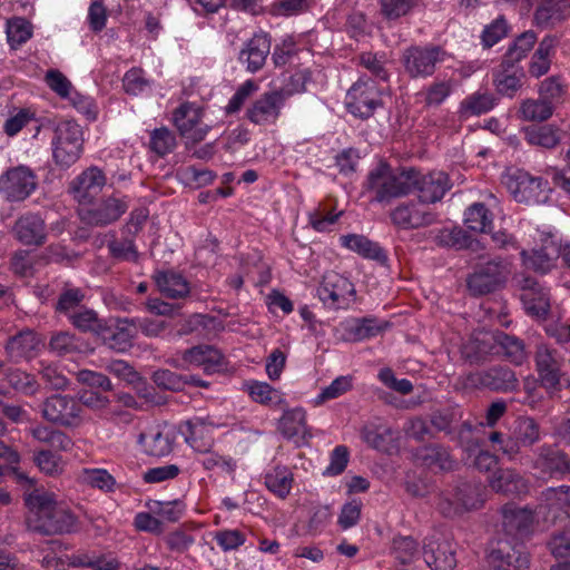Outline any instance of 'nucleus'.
I'll return each mask as SVG.
<instances>
[{
  "mask_svg": "<svg viewBox=\"0 0 570 570\" xmlns=\"http://www.w3.org/2000/svg\"><path fill=\"white\" fill-rule=\"evenodd\" d=\"M534 511L529 507L508 503L502 508V525L507 538L499 539L488 554V570H528L529 553L520 539L525 537L533 523Z\"/></svg>",
  "mask_w": 570,
  "mask_h": 570,
  "instance_id": "f257e3e1",
  "label": "nucleus"
},
{
  "mask_svg": "<svg viewBox=\"0 0 570 570\" xmlns=\"http://www.w3.org/2000/svg\"><path fill=\"white\" fill-rule=\"evenodd\" d=\"M26 504L30 509L29 527L36 532L48 535L69 533L76 525L71 511L48 492L36 491L28 494Z\"/></svg>",
  "mask_w": 570,
  "mask_h": 570,
  "instance_id": "f03ea898",
  "label": "nucleus"
},
{
  "mask_svg": "<svg viewBox=\"0 0 570 570\" xmlns=\"http://www.w3.org/2000/svg\"><path fill=\"white\" fill-rule=\"evenodd\" d=\"M40 128L52 130V156L56 164L62 168H69L81 156L83 137L81 127L71 119H53L45 117L40 120Z\"/></svg>",
  "mask_w": 570,
  "mask_h": 570,
  "instance_id": "7ed1b4c3",
  "label": "nucleus"
},
{
  "mask_svg": "<svg viewBox=\"0 0 570 570\" xmlns=\"http://www.w3.org/2000/svg\"><path fill=\"white\" fill-rule=\"evenodd\" d=\"M411 179L410 168L393 170L387 164L381 163L368 173L365 187L373 194V202L389 204L413 191Z\"/></svg>",
  "mask_w": 570,
  "mask_h": 570,
  "instance_id": "20e7f679",
  "label": "nucleus"
},
{
  "mask_svg": "<svg viewBox=\"0 0 570 570\" xmlns=\"http://www.w3.org/2000/svg\"><path fill=\"white\" fill-rule=\"evenodd\" d=\"M446 56V51L441 46L429 43L406 48L401 61L410 78L425 79L434 75L436 66L442 63Z\"/></svg>",
  "mask_w": 570,
  "mask_h": 570,
  "instance_id": "39448f33",
  "label": "nucleus"
},
{
  "mask_svg": "<svg viewBox=\"0 0 570 570\" xmlns=\"http://www.w3.org/2000/svg\"><path fill=\"white\" fill-rule=\"evenodd\" d=\"M509 274L508 264L500 258L479 263L468 276L466 286L473 296L485 295L503 287Z\"/></svg>",
  "mask_w": 570,
  "mask_h": 570,
  "instance_id": "423d86ee",
  "label": "nucleus"
},
{
  "mask_svg": "<svg viewBox=\"0 0 570 570\" xmlns=\"http://www.w3.org/2000/svg\"><path fill=\"white\" fill-rule=\"evenodd\" d=\"M83 412L78 400L68 394H53L41 405V414L46 421L67 429L80 426Z\"/></svg>",
  "mask_w": 570,
  "mask_h": 570,
  "instance_id": "0eeeda50",
  "label": "nucleus"
},
{
  "mask_svg": "<svg viewBox=\"0 0 570 570\" xmlns=\"http://www.w3.org/2000/svg\"><path fill=\"white\" fill-rule=\"evenodd\" d=\"M507 187L515 202L527 205L546 204L550 198L551 188L542 177H534L525 171L509 176Z\"/></svg>",
  "mask_w": 570,
  "mask_h": 570,
  "instance_id": "6e6552de",
  "label": "nucleus"
},
{
  "mask_svg": "<svg viewBox=\"0 0 570 570\" xmlns=\"http://www.w3.org/2000/svg\"><path fill=\"white\" fill-rule=\"evenodd\" d=\"M345 105L352 115L367 119L382 106L381 90L374 80L360 78L348 89Z\"/></svg>",
  "mask_w": 570,
  "mask_h": 570,
  "instance_id": "1a4fd4ad",
  "label": "nucleus"
},
{
  "mask_svg": "<svg viewBox=\"0 0 570 570\" xmlns=\"http://www.w3.org/2000/svg\"><path fill=\"white\" fill-rule=\"evenodd\" d=\"M129 205L127 197L110 195L98 203L95 200L79 209L80 219L89 226L106 227L116 223L127 212Z\"/></svg>",
  "mask_w": 570,
  "mask_h": 570,
  "instance_id": "9d476101",
  "label": "nucleus"
},
{
  "mask_svg": "<svg viewBox=\"0 0 570 570\" xmlns=\"http://www.w3.org/2000/svg\"><path fill=\"white\" fill-rule=\"evenodd\" d=\"M455 543L434 531L423 540L422 554L431 570H453L456 567Z\"/></svg>",
  "mask_w": 570,
  "mask_h": 570,
  "instance_id": "9b49d317",
  "label": "nucleus"
},
{
  "mask_svg": "<svg viewBox=\"0 0 570 570\" xmlns=\"http://www.w3.org/2000/svg\"><path fill=\"white\" fill-rule=\"evenodd\" d=\"M531 468L542 476L563 479L570 475V455L558 443H544L535 449Z\"/></svg>",
  "mask_w": 570,
  "mask_h": 570,
  "instance_id": "f8f14e48",
  "label": "nucleus"
},
{
  "mask_svg": "<svg viewBox=\"0 0 570 570\" xmlns=\"http://www.w3.org/2000/svg\"><path fill=\"white\" fill-rule=\"evenodd\" d=\"M37 176L32 169L20 165L0 176V194L9 202H22L37 188Z\"/></svg>",
  "mask_w": 570,
  "mask_h": 570,
  "instance_id": "ddd939ff",
  "label": "nucleus"
},
{
  "mask_svg": "<svg viewBox=\"0 0 570 570\" xmlns=\"http://www.w3.org/2000/svg\"><path fill=\"white\" fill-rule=\"evenodd\" d=\"M534 364L540 385L550 392L559 391L563 375V358L559 351L546 344L538 345L534 353Z\"/></svg>",
  "mask_w": 570,
  "mask_h": 570,
  "instance_id": "4468645a",
  "label": "nucleus"
},
{
  "mask_svg": "<svg viewBox=\"0 0 570 570\" xmlns=\"http://www.w3.org/2000/svg\"><path fill=\"white\" fill-rule=\"evenodd\" d=\"M107 184L102 169L90 166L76 176L69 184L68 191L82 206L91 204Z\"/></svg>",
  "mask_w": 570,
  "mask_h": 570,
  "instance_id": "2eb2a0df",
  "label": "nucleus"
},
{
  "mask_svg": "<svg viewBox=\"0 0 570 570\" xmlns=\"http://www.w3.org/2000/svg\"><path fill=\"white\" fill-rule=\"evenodd\" d=\"M318 298L331 308H341L355 295L353 283L336 272H328L317 287Z\"/></svg>",
  "mask_w": 570,
  "mask_h": 570,
  "instance_id": "dca6fc26",
  "label": "nucleus"
},
{
  "mask_svg": "<svg viewBox=\"0 0 570 570\" xmlns=\"http://www.w3.org/2000/svg\"><path fill=\"white\" fill-rule=\"evenodd\" d=\"M413 181V191H417L421 204H434L443 198L450 189L449 176L443 171H431L422 175L414 168H410Z\"/></svg>",
  "mask_w": 570,
  "mask_h": 570,
  "instance_id": "f3484780",
  "label": "nucleus"
},
{
  "mask_svg": "<svg viewBox=\"0 0 570 570\" xmlns=\"http://www.w3.org/2000/svg\"><path fill=\"white\" fill-rule=\"evenodd\" d=\"M286 100L284 90H271L259 96L246 110L247 119L255 125L275 122Z\"/></svg>",
  "mask_w": 570,
  "mask_h": 570,
  "instance_id": "a211bd4d",
  "label": "nucleus"
},
{
  "mask_svg": "<svg viewBox=\"0 0 570 570\" xmlns=\"http://www.w3.org/2000/svg\"><path fill=\"white\" fill-rule=\"evenodd\" d=\"M392 224L401 229H419L436 222V215L426 207L414 202L402 203L391 213Z\"/></svg>",
  "mask_w": 570,
  "mask_h": 570,
  "instance_id": "6ab92c4d",
  "label": "nucleus"
},
{
  "mask_svg": "<svg viewBox=\"0 0 570 570\" xmlns=\"http://www.w3.org/2000/svg\"><path fill=\"white\" fill-rule=\"evenodd\" d=\"M136 331L131 318H116L105 322L98 337L102 344L116 352H126L132 346Z\"/></svg>",
  "mask_w": 570,
  "mask_h": 570,
  "instance_id": "aec40b11",
  "label": "nucleus"
},
{
  "mask_svg": "<svg viewBox=\"0 0 570 570\" xmlns=\"http://www.w3.org/2000/svg\"><path fill=\"white\" fill-rule=\"evenodd\" d=\"M482 490L479 483L460 482L453 494V499H445L440 503L444 515H452L462 511L478 509L482 504Z\"/></svg>",
  "mask_w": 570,
  "mask_h": 570,
  "instance_id": "412c9836",
  "label": "nucleus"
},
{
  "mask_svg": "<svg viewBox=\"0 0 570 570\" xmlns=\"http://www.w3.org/2000/svg\"><path fill=\"white\" fill-rule=\"evenodd\" d=\"M521 287L520 299L528 314L544 318L550 309L549 292L535 278L524 276L519 281Z\"/></svg>",
  "mask_w": 570,
  "mask_h": 570,
  "instance_id": "4be33fe9",
  "label": "nucleus"
},
{
  "mask_svg": "<svg viewBox=\"0 0 570 570\" xmlns=\"http://www.w3.org/2000/svg\"><path fill=\"white\" fill-rule=\"evenodd\" d=\"M472 382L495 392H513L519 386L514 371L503 365L475 373Z\"/></svg>",
  "mask_w": 570,
  "mask_h": 570,
  "instance_id": "5701e85b",
  "label": "nucleus"
},
{
  "mask_svg": "<svg viewBox=\"0 0 570 570\" xmlns=\"http://www.w3.org/2000/svg\"><path fill=\"white\" fill-rule=\"evenodd\" d=\"M271 38L267 33H255L239 51L238 60L247 71L255 73L264 67L271 52Z\"/></svg>",
  "mask_w": 570,
  "mask_h": 570,
  "instance_id": "b1692460",
  "label": "nucleus"
},
{
  "mask_svg": "<svg viewBox=\"0 0 570 570\" xmlns=\"http://www.w3.org/2000/svg\"><path fill=\"white\" fill-rule=\"evenodd\" d=\"M522 264L525 268L539 274H547L556 267L559 247L552 239H546L538 248L521 250Z\"/></svg>",
  "mask_w": 570,
  "mask_h": 570,
  "instance_id": "393cba45",
  "label": "nucleus"
},
{
  "mask_svg": "<svg viewBox=\"0 0 570 570\" xmlns=\"http://www.w3.org/2000/svg\"><path fill=\"white\" fill-rule=\"evenodd\" d=\"M511 439L508 441V452L518 454L521 448H530L538 443L541 439L540 426L534 419L530 416H519L514 420L510 429Z\"/></svg>",
  "mask_w": 570,
  "mask_h": 570,
  "instance_id": "a878e982",
  "label": "nucleus"
},
{
  "mask_svg": "<svg viewBox=\"0 0 570 570\" xmlns=\"http://www.w3.org/2000/svg\"><path fill=\"white\" fill-rule=\"evenodd\" d=\"M490 488L505 495H525L529 493V481L513 469H498L489 480Z\"/></svg>",
  "mask_w": 570,
  "mask_h": 570,
  "instance_id": "bb28decb",
  "label": "nucleus"
},
{
  "mask_svg": "<svg viewBox=\"0 0 570 570\" xmlns=\"http://www.w3.org/2000/svg\"><path fill=\"white\" fill-rule=\"evenodd\" d=\"M570 16L568 0H542L533 13V23L541 29L553 28Z\"/></svg>",
  "mask_w": 570,
  "mask_h": 570,
  "instance_id": "cd10ccee",
  "label": "nucleus"
},
{
  "mask_svg": "<svg viewBox=\"0 0 570 570\" xmlns=\"http://www.w3.org/2000/svg\"><path fill=\"white\" fill-rule=\"evenodd\" d=\"M16 237L24 245L40 246L46 242V224L38 214L22 215L14 224Z\"/></svg>",
  "mask_w": 570,
  "mask_h": 570,
  "instance_id": "c85d7f7f",
  "label": "nucleus"
},
{
  "mask_svg": "<svg viewBox=\"0 0 570 570\" xmlns=\"http://www.w3.org/2000/svg\"><path fill=\"white\" fill-rule=\"evenodd\" d=\"M540 509H548L549 513L556 511L551 518L547 517V521L556 522V520L564 515L568 518L564 508H570V485H559L544 489L539 497Z\"/></svg>",
  "mask_w": 570,
  "mask_h": 570,
  "instance_id": "c756f323",
  "label": "nucleus"
},
{
  "mask_svg": "<svg viewBox=\"0 0 570 570\" xmlns=\"http://www.w3.org/2000/svg\"><path fill=\"white\" fill-rule=\"evenodd\" d=\"M138 442L147 455L163 458L173 451L174 439L169 433L151 428L139 434Z\"/></svg>",
  "mask_w": 570,
  "mask_h": 570,
  "instance_id": "7c9ffc66",
  "label": "nucleus"
},
{
  "mask_svg": "<svg viewBox=\"0 0 570 570\" xmlns=\"http://www.w3.org/2000/svg\"><path fill=\"white\" fill-rule=\"evenodd\" d=\"M416 456L428 468L441 471H452L456 465V461L452 458L449 449L438 443L420 448Z\"/></svg>",
  "mask_w": 570,
  "mask_h": 570,
  "instance_id": "2f4dec72",
  "label": "nucleus"
},
{
  "mask_svg": "<svg viewBox=\"0 0 570 570\" xmlns=\"http://www.w3.org/2000/svg\"><path fill=\"white\" fill-rule=\"evenodd\" d=\"M523 78L524 72L520 67H508L502 61L498 69L493 71V83L497 91L510 98L522 87Z\"/></svg>",
  "mask_w": 570,
  "mask_h": 570,
  "instance_id": "473e14b6",
  "label": "nucleus"
},
{
  "mask_svg": "<svg viewBox=\"0 0 570 570\" xmlns=\"http://www.w3.org/2000/svg\"><path fill=\"white\" fill-rule=\"evenodd\" d=\"M39 344L40 340L33 331L23 330L9 337L4 350L11 361L18 362L21 358L30 357Z\"/></svg>",
  "mask_w": 570,
  "mask_h": 570,
  "instance_id": "72a5a7b5",
  "label": "nucleus"
},
{
  "mask_svg": "<svg viewBox=\"0 0 570 570\" xmlns=\"http://www.w3.org/2000/svg\"><path fill=\"white\" fill-rule=\"evenodd\" d=\"M494 346L495 354L502 355L515 365L523 364L528 357L523 341L504 332H494Z\"/></svg>",
  "mask_w": 570,
  "mask_h": 570,
  "instance_id": "f704fd0d",
  "label": "nucleus"
},
{
  "mask_svg": "<svg viewBox=\"0 0 570 570\" xmlns=\"http://www.w3.org/2000/svg\"><path fill=\"white\" fill-rule=\"evenodd\" d=\"M278 430L288 440H305L312 436L306 425V412L302 407L284 412L279 419Z\"/></svg>",
  "mask_w": 570,
  "mask_h": 570,
  "instance_id": "c9c22d12",
  "label": "nucleus"
},
{
  "mask_svg": "<svg viewBox=\"0 0 570 570\" xmlns=\"http://www.w3.org/2000/svg\"><path fill=\"white\" fill-rule=\"evenodd\" d=\"M340 239L344 247L357 253L364 258L374 259L379 263H384L387 259L384 249L364 235L348 234L341 236Z\"/></svg>",
  "mask_w": 570,
  "mask_h": 570,
  "instance_id": "e433bc0d",
  "label": "nucleus"
},
{
  "mask_svg": "<svg viewBox=\"0 0 570 570\" xmlns=\"http://www.w3.org/2000/svg\"><path fill=\"white\" fill-rule=\"evenodd\" d=\"M186 442L197 452L209 453L214 446L213 425L202 419L188 421Z\"/></svg>",
  "mask_w": 570,
  "mask_h": 570,
  "instance_id": "4c0bfd02",
  "label": "nucleus"
},
{
  "mask_svg": "<svg viewBox=\"0 0 570 570\" xmlns=\"http://www.w3.org/2000/svg\"><path fill=\"white\" fill-rule=\"evenodd\" d=\"M498 99L491 92L476 91L464 98L459 107L460 118L468 119L471 116H480L491 111Z\"/></svg>",
  "mask_w": 570,
  "mask_h": 570,
  "instance_id": "58836bf2",
  "label": "nucleus"
},
{
  "mask_svg": "<svg viewBox=\"0 0 570 570\" xmlns=\"http://www.w3.org/2000/svg\"><path fill=\"white\" fill-rule=\"evenodd\" d=\"M159 291L169 298H181L189 294L188 282L173 271L157 272L154 276Z\"/></svg>",
  "mask_w": 570,
  "mask_h": 570,
  "instance_id": "ea45409f",
  "label": "nucleus"
},
{
  "mask_svg": "<svg viewBox=\"0 0 570 570\" xmlns=\"http://www.w3.org/2000/svg\"><path fill=\"white\" fill-rule=\"evenodd\" d=\"M435 243L441 247H449L456 250H476L479 247V240L474 239L461 227L440 229L435 236Z\"/></svg>",
  "mask_w": 570,
  "mask_h": 570,
  "instance_id": "a19ab883",
  "label": "nucleus"
},
{
  "mask_svg": "<svg viewBox=\"0 0 570 570\" xmlns=\"http://www.w3.org/2000/svg\"><path fill=\"white\" fill-rule=\"evenodd\" d=\"M557 43L558 39L554 36H546L539 42L529 66V72L532 77L539 78L549 71L551 66L550 57Z\"/></svg>",
  "mask_w": 570,
  "mask_h": 570,
  "instance_id": "79ce46f5",
  "label": "nucleus"
},
{
  "mask_svg": "<svg viewBox=\"0 0 570 570\" xmlns=\"http://www.w3.org/2000/svg\"><path fill=\"white\" fill-rule=\"evenodd\" d=\"M524 139L532 146L547 149L554 148L561 141V131L552 125L529 126L524 130Z\"/></svg>",
  "mask_w": 570,
  "mask_h": 570,
  "instance_id": "37998d69",
  "label": "nucleus"
},
{
  "mask_svg": "<svg viewBox=\"0 0 570 570\" xmlns=\"http://www.w3.org/2000/svg\"><path fill=\"white\" fill-rule=\"evenodd\" d=\"M538 40L537 33L533 30H527L519 35L514 41L509 46L503 56L502 62L504 66H517L528 52L533 48Z\"/></svg>",
  "mask_w": 570,
  "mask_h": 570,
  "instance_id": "c03bdc74",
  "label": "nucleus"
},
{
  "mask_svg": "<svg viewBox=\"0 0 570 570\" xmlns=\"http://www.w3.org/2000/svg\"><path fill=\"white\" fill-rule=\"evenodd\" d=\"M554 110V104L542 99H525L521 102L519 117L525 121L542 122L548 120Z\"/></svg>",
  "mask_w": 570,
  "mask_h": 570,
  "instance_id": "a18cd8bd",
  "label": "nucleus"
},
{
  "mask_svg": "<svg viewBox=\"0 0 570 570\" xmlns=\"http://www.w3.org/2000/svg\"><path fill=\"white\" fill-rule=\"evenodd\" d=\"M489 354H495L494 333L475 336L463 347V355L470 363H479Z\"/></svg>",
  "mask_w": 570,
  "mask_h": 570,
  "instance_id": "49530a36",
  "label": "nucleus"
},
{
  "mask_svg": "<svg viewBox=\"0 0 570 570\" xmlns=\"http://www.w3.org/2000/svg\"><path fill=\"white\" fill-rule=\"evenodd\" d=\"M462 419V410L459 405L438 409L430 415L431 426L446 435L454 434V425Z\"/></svg>",
  "mask_w": 570,
  "mask_h": 570,
  "instance_id": "de8ad7c7",
  "label": "nucleus"
},
{
  "mask_svg": "<svg viewBox=\"0 0 570 570\" xmlns=\"http://www.w3.org/2000/svg\"><path fill=\"white\" fill-rule=\"evenodd\" d=\"M492 214L482 203H474L464 213L465 226L479 233H487L492 225Z\"/></svg>",
  "mask_w": 570,
  "mask_h": 570,
  "instance_id": "09e8293b",
  "label": "nucleus"
},
{
  "mask_svg": "<svg viewBox=\"0 0 570 570\" xmlns=\"http://www.w3.org/2000/svg\"><path fill=\"white\" fill-rule=\"evenodd\" d=\"M393 430L385 425H365L361 430L362 440L377 451H387Z\"/></svg>",
  "mask_w": 570,
  "mask_h": 570,
  "instance_id": "8fccbe9b",
  "label": "nucleus"
},
{
  "mask_svg": "<svg viewBox=\"0 0 570 570\" xmlns=\"http://www.w3.org/2000/svg\"><path fill=\"white\" fill-rule=\"evenodd\" d=\"M6 380L13 390L24 395H36L40 390V384L35 376L19 368L8 370Z\"/></svg>",
  "mask_w": 570,
  "mask_h": 570,
  "instance_id": "3c124183",
  "label": "nucleus"
},
{
  "mask_svg": "<svg viewBox=\"0 0 570 570\" xmlns=\"http://www.w3.org/2000/svg\"><path fill=\"white\" fill-rule=\"evenodd\" d=\"M214 347L207 344H200L185 350L181 353V360L188 364L200 366L204 365V371L210 374L214 368Z\"/></svg>",
  "mask_w": 570,
  "mask_h": 570,
  "instance_id": "603ef678",
  "label": "nucleus"
},
{
  "mask_svg": "<svg viewBox=\"0 0 570 570\" xmlns=\"http://www.w3.org/2000/svg\"><path fill=\"white\" fill-rule=\"evenodd\" d=\"M70 323L80 332L94 333L98 336L105 321L94 309L82 308L69 315Z\"/></svg>",
  "mask_w": 570,
  "mask_h": 570,
  "instance_id": "864d4df0",
  "label": "nucleus"
},
{
  "mask_svg": "<svg viewBox=\"0 0 570 570\" xmlns=\"http://www.w3.org/2000/svg\"><path fill=\"white\" fill-rule=\"evenodd\" d=\"M265 485L269 491L285 498L292 489V475L286 468H275L265 475Z\"/></svg>",
  "mask_w": 570,
  "mask_h": 570,
  "instance_id": "5fc2aeb1",
  "label": "nucleus"
},
{
  "mask_svg": "<svg viewBox=\"0 0 570 570\" xmlns=\"http://www.w3.org/2000/svg\"><path fill=\"white\" fill-rule=\"evenodd\" d=\"M176 147L175 134L166 127L156 128L150 132L149 148L156 155L164 157Z\"/></svg>",
  "mask_w": 570,
  "mask_h": 570,
  "instance_id": "6e6d98bb",
  "label": "nucleus"
},
{
  "mask_svg": "<svg viewBox=\"0 0 570 570\" xmlns=\"http://www.w3.org/2000/svg\"><path fill=\"white\" fill-rule=\"evenodd\" d=\"M85 298V292L79 287L65 284L56 303V312L69 317L71 312L80 305Z\"/></svg>",
  "mask_w": 570,
  "mask_h": 570,
  "instance_id": "4d7b16f0",
  "label": "nucleus"
},
{
  "mask_svg": "<svg viewBox=\"0 0 570 570\" xmlns=\"http://www.w3.org/2000/svg\"><path fill=\"white\" fill-rule=\"evenodd\" d=\"M392 553L400 563L409 564L419 556L417 542L412 537H396L392 542Z\"/></svg>",
  "mask_w": 570,
  "mask_h": 570,
  "instance_id": "13d9d810",
  "label": "nucleus"
},
{
  "mask_svg": "<svg viewBox=\"0 0 570 570\" xmlns=\"http://www.w3.org/2000/svg\"><path fill=\"white\" fill-rule=\"evenodd\" d=\"M510 31V26L503 16H499L490 24L485 26L481 40L484 48H491L500 40L505 38Z\"/></svg>",
  "mask_w": 570,
  "mask_h": 570,
  "instance_id": "bf43d9fd",
  "label": "nucleus"
},
{
  "mask_svg": "<svg viewBox=\"0 0 570 570\" xmlns=\"http://www.w3.org/2000/svg\"><path fill=\"white\" fill-rule=\"evenodd\" d=\"M109 253L116 259L127 262H138L139 253L135 246L134 239L127 236L124 239H114L107 245Z\"/></svg>",
  "mask_w": 570,
  "mask_h": 570,
  "instance_id": "052dcab7",
  "label": "nucleus"
},
{
  "mask_svg": "<svg viewBox=\"0 0 570 570\" xmlns=\"http://www.w3.org/2000/svg\"><path fill=\"white\" fill-rule=\"evenodd\" d=\"M383 326L379 325L374 318L363 317L355 320L348 327V334L354 341H364L379 335Z\"/></svg>",
  "mask_w": 570,
  "mask_h": 570,
  "instance_id": "680f3d73",
  "label": "nucleus"
},
{
  "mask_svg": "<svg viewBox=\"0 0 570 570\" xmlns=\"http://www.w3.org/2000/svg\"><path fill=\"white\" fill-rule=\"evenodd\" d=\"M31 36V26L24 19H16L8 22L7 38L12 49H17L19 46L27 42Z\"/></svg>",
  "mask_w": 570,
  "mask_h": 570,
  "instance_id": "e2e57ef3",
  "label": "nucleus"
},
{
  "mask_svg": "<svg viewBox=\"0 0 570 570\" xmlns=\"http://www.w3.org/2000/svg\"><path fill=\"white\" fill-rule=\"evenodd\" d=\"M174 122L181 135L189 134L198 122L197 109L188 104L179 106L174 112Z\"/></svg>",
  "mask_w": 570,
  "mask_h": 570,
  "instance_id": "0e129e2a",
  "label": "nucleus"
},
{
  "mask_svg": "<svg viewBox=\"0 0 570 570\" xmlns=\"http://www.w3.org/2000/svg\"><path fill=\"white\" fill-rule=\"evenodd\" d=\"M352 389L351 376H338L328 386L324 387L315 399V404L320 405L328 400L340 397Z\"/></svg>",
  "mask_w": 570,
  "mask_h": 570,
  "instance_id": "69168bd1",
  "label": "nucleus"
},
{
  "mask_svg": "<svg viewBox=\"0 0 570 570\" xmlns=\"http://www.w3.org/2000/svg\"><path fill=\"white\" fill-rule=\"evenodd\" d=\"M153 381L158 387L169 391H181L186 386L184 375L167 368L154 372Z\"/></svg>",
  "mask_w": 570,
  "mask_h": 570,
  "instance_id": "338daca9",
  "label": "nucleus"
},
{
  "mask_svg": "<svg viewBox=\"0 0 570 570\" xmlns=\"http://www.w3.org/2000/svg\"><path fill=\"white\" fill-rule=\"evenodd\" d=\"M257 90L258 85L254 80H246L243 85L238 87L236 92L229 99L227 106L225 107V112L227 115H233L239 111L244 102Z\"/></svg>",
  "mask_w": 570,
  "mask_h": 570,
  "instance_id": "774afa93",
  "label": "nucleus"
}]
</instances>
